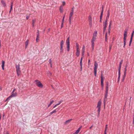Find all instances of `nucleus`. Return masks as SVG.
Wrapping results in <instances>:
<instances>
[{"mask_svg": "<svg viewBox=\"0 0 134 134\" xmlns=\"http://www.w3.org/2000/svg\"><path fill=\"white\" fill-rule=\"evenodd\" d=\"M36 85L38 87L42 88L43 86L41 82L38 80H36L35 81Z\"/></svg>", "mask_w": 134, "mask_h": 134, "instance_id": "f257e3e1", "label": "nucleus"}, {"mask_svg": "<svg viewBox=\"0 0 134 134\" xmlns=\"http://www.w3.org/2000/svg\"><path fill=\"white\" fill-rule=\"evenodd\" d=\"M98 64L96 61L94 62V73L95 76H96L97 75V70L98 67Z\"/></svg>", "mask_w": 134, "mask_h": 134, "instance_id": "f03ea898", "label": "nucleus"}, {"mask_svg": "<svg viewBox=\"0 0 134 134\" xmlns=\"http://www.w3.org/2000/svg\"><path fill=\"white\" fill-rule=\"evenodd\" d=\"M64 44V42L63 40H62L60 43V53L61 54H62L63 52V46Z\"/></svg>", "mask_w": 134, "mask_h": 134, "instance_id": "7ed1b4c3", "label": "nucleus"}, {"mask_svg": "<svg viewBox=\"0 0 134 134\" xmlns=\"http://www.w3.org/2000/svg\"><path fill=\"white\" fill-rule=\"evenodd\" d=\"M108 92L106 91L105 92V96L104 99V105H105V102H106L107 100V99L108 96Z\"/></svg>", "mask_w": 134, "mask_h": 134, "instance_id": "20e7f679", "label": "nucleus"}, {"mask_svg": "<svg viewBox=\"0 0 134 134\" xmlns=\"http://www.w3.org/2000/svg\"><path fill=\"white\" fill-rule=\"evenodd\" d=\"M111 22H112V21L111 20L110 21V23H109V24L108 29V31L109 35V33L110 32V27H111Z\"/></svg>", "mask_w": 134, "mask_h": 134, "instance_id": "39448f33", "label": "nucleus"}, {"mask_svg": "<svg viewBox=\"0 0 134 134\" xmlns=\"http://www.w3.org/2000/svg\"><path fill=\"white\" fill-rule=\"evenodd\" d=\"M85 46L84 45L83 46L82 51V55L83 57L84 53L85 52Z\"/></svg>", "mask_w": 134, "mask_h": 134, "instance_id": "423d86ee", "label": "nucleus"}, {"mask_svg": "<svg viewBox=\"0 0 134 134\" xmlns=\"http://www.w3.org/2000/svg\"><path fill=\"white\" fill-rule=\"evenodd\" d=\"M5 62L4 60H2V69L3 70H4V65Z\"/></svg>", "mask_w": 134, "mask_h": 134, "instance_id": "0eeeda50", "label": "nucleus"}, {"mask_svg": "<svg viewBox=\"0 0 134 134\" xmlns=\"http://www.w3.org/2000/svg\"><path fill=\"white\" fill-rule=\"evenodd\" d=\"M96 37H95L93 36V37H92V40L91 41L92 44H94V42L96 40Z\"/></svg>", "mask_w": 134, "mask_h": 134, "instance_id": "6e6552de", "label": "nucleus"}, {"mask_svg": "<svg viewBox=\"0 0 134 134\" xmlns=\"http://www.w3.org/2000/svg\"><path fill=\"white\" fill-rule=\"evenodd\" d=\"M80 49L76 50V55L77 57H78L80 54Z\"/></svg>", "mask_w": 134, "mask_h": 134, "instance_id": "1a4fd4ad", "label": "nucleus"}, {"mask_svg": "<svg viewBox=\"0 0 134 134\" xmlns=\"http://www.w3.org/2000/svg\"><path fill=\"white\" fill-rule=\"evenodd\" d=\"M97 108H98L97 111L98 113V117L99 115L100 112V107H97Z\"/></svg>", "mask_w": 134, "mask_h": 134, "instance_id": "9d476101", "label": "nucleus"}, {"mask_svg": "<svg viewBox=\"0 0 134 134\" xmlns=\"http://www.w3.org/2000/svg\"><path fill=\"white\" fill-rule=\"evenodd\" d=\"M101 102L99 100L98 102L97 107H101Z\"/></svg>", "mask_w": 134, "mask_h": 134, "instance_id": "9b49d317", "label": "nucleus"}, {"mask_svg": "<svg viewBox=\"0 0 134 134\" xmlns=\"http://www.w3.org/2000/svg\"><path fill=\"white\" fill-rule=\"evenodd\" d=\"M72 120V119H71L66 120L65 122V124H66L67 123H69Z\"/></svg>", "mask_w": 134, "mask_h": 134, "instance_id": "f8f14e48", "label": "nucleus"}, {"mask_svg": "<svg viewBox=\"0 0 134 134\" xmlns=\"http://www.w3.org/2000/svg\"><path fill=\"white\" fill-rule=\"evenodd\" d=\"M63 5H61L60 6L59 8L60 11L61 13H62L63 12Z\"/></svg>", "mask_w": 134, "mask_h": 134, "instance_id": "ddd939ff", "label": "nucleus"}, {"mask_svg": "<svg viewBox=\"0 0 134 134\" xmlns=\"http://www.w3.org/2000/svg\"><path fill=\"white\" fill-rule=\"evenodd\" d=\"M102 10L101 12V14H100V18H102L103 13V6H102Z\"/></svg>", "mask_w": 134, "mask_h": 134, "instance_id": "4468645a", "label": "nucleus"}, {"mask_svg": "<svg viewBox=\"0 0 134 134\" xmlns=\"http://www.w3.org/2000/svg\"><path fill=\"white\" fill-rule=\"evenodd\" d=\"M107 19H105V21L103 22V25L104 26L107 27Z\"/></svg>", "mask_w": 134, "mask_h": 134, "instance_id": "2eb2a0df", "label": "nucleus"}, {"mask_svg": "<svg viewBox=\"0 0 134 134\" xmlns=\"http://www.w3.org/2000/svg\"><path fill=\"white\" fill-rule=\"evenodd\" d=\"M106 91H108V82H107L106 83Z\"/></svg>", "mask_w": 134, "mask_h": 134, "instance_id": "dca6fc26", "label": "nucleus"}, {"mask_svg": "<svg viewBox=\"0 0 134 134\" xmlns=\"http://www.w3.org/2000/svg\"><path fill=\"white\" fill-rule=\"evenodd\" d=\"M16 70H20L19 64L18 65H16Z\"/></svg>", "mask_w": 134, "mask_h": 134, "instance_id": "f3484780", "label": "nucleus"}, {"mask_svg": "<svg viewBox=\"0 0 134 134\" xmlns=\"http://www.w3.org/2000/svg\"><path fill=\"white\" fill-rule=\"evenodd\" d=\"M39 35H37L36 38V41L37 42H38V41L39 40Z\"/></svg>", "mask_w": 134, "mask_h": 134, "instance_id": "a211bd4d", "label": "nucleus"}, {"mask_svg": "<svg viewBox=\"0 0 134 134\" xmlns=\"http://www.w3.org/2000/svg\"><path fill=\"white\" fill-rule=\"evenodd\" d=\"M127 34H124V37L123 38V40L126 41V37L127 36Z\"/></svg>", "mask_w": 134, "mask_h": 134, "instance_id": "6ab92c4d", "label": "nucleus"}, {"mask_svg": "<svg viewBox=\"0 0 134 134\" xmlns=\"http://www.w3.org/2000/svg\"><path fill=\"white\" fill-rule=\"evenodd\" d=\"M29 40H27L25 42V47L27 48L28 45Z\"/></svg>", "mask_w": 134, "mask_h": 134, "instance_id": "aec40b11", "label": "nucleus"}, {"mask_svg": "<svg viewBox=\"0 0 134 134\" xmlns=\"http://www.w3.org/2000/svg\"><path fill=\"white\" fill-rule=\"evenodd\" d=\"M66 44H69V37L68 38L66 41Z\"/></svg>", "mask_w": 134, "mask_h": 134, "instance_id": "412c9836", "label": "nucleus"}, {"mask_svg": "<svg viewBox=\"0 0 134 134\" xmlns=\"http://www.w3.org/2000/svg\"><path fill=\"white\" fill-rule=\"evenodd\" d=\"M103 80V79H101V83L102 87H103L104 86Z\"/></svg>", "mask_w": 134, "mask_h": 134, "instance_id": "4be33fe9", "label": "nucleus"}, {"mask_svg": "<svg viewBox=\"0 0 134 134\" xmlns=\"http://www.w3.org/2000/svg\"><path fill=\"white\" fill-rule=\"evenodd\" d=\"M47 73L48 74V76H51V75H52V73L51 72L49 71H48L47 72Z\"/></svg>", "mask_w": 134, "mask_h": 134, "instance_id": "5701e85b", "label": "nucleus"}, {"mask_svg": "<svg viewBox=\"0 0 134 134\" xmlns=\"http://www.w3.org/2000/svg\"><path fill=\"white\" fill-rule=\"evenodd\" d=\"M17 74L18 76H19L20 73V70H16Z\"/></svg>", "mask_w": 134, "mask_h": 134, "instance_id": "b1692460", "label": "nucleus"}, {"mask_svg": "<svg viewBox=\"0 0 134 134\" xmlns=\"http://www.w3.org/2000/svg\"><path fill=\"white\" fill-rule=\"evenodd\" d=\"M13 2H12L11 3V4H10V11H9V13H10L11 12V10H12V8H13Z\"/></svg>", "mask_w": 134, "mask_h": 134, "instance_id": "393cba45", "label": "nucleus"}, {"mask_svg": "<svg viewBox=\"0 0 134 134\" xmlns=\"http://www.w3.org/2000/svg\"><path fill=\"white\" fill-rule=\"evenodd\" d=\"M1 2L2 3V5L3 6H6V4L5 3V2L3 0H2L1 1Z\"/></svg>", "mask_w": 134, "mask_h": 134, "instance_id": "a878e982", "label": "nucleus"}, {"mask_svg": "<svg viewBox=\"0 0 134 134\" xmlns=\"http://www.w3.org/2000/svg\"><path fill=\"white\" fill-rule=\"evenodd\" d=\"M97 31H95L94 33L93 34V36L96 37L97 36Z\"/></svg>", "mask_w": 134, "mask_h": 134, "instance_id": "bb28decb", "label": "nucleus"}, {"mask_svg": "<svg viewBox=\"0 0 134 134\" xmlns=\"http://www.w3.org/2000/svg\"><path fill=\"white\" fill-rule=\"evenodd\" d=\"M128 28H126L125 29V31L124 34H127V32L128 30Z\"/></svg>", "mask_w": 134, "mask_h": 134, "instance_id": "cd10ccee", "label": "nucleus"}, {"mask_svg": "<svg viewBox=\"0 0 134 134\" xmlns=\"http://www.w3.org/2000/svg\"><path fill=\"white\" fill-rule=\"evenodd\" d=\"M56 111H57V110H56V109L54 110L53 111H52L51 112H50V115H52L53 114L55 113Z\"/></svg>", "mask_w": 134, "mask_h": 134, "instance_id": "c85d7f7f", "label": "nucleus"}, {"mask_svg": "<svg viewBox=\"0 0 134 134\" xmlns=\"http://www.w3.org/2000/svg\"><path fill=\"white\" fill-rule=\"evenodd\" d=\"M17 94V93L16 92L12 93V96L13 97H16V96Z\"/></svg>", "mask_w": 134, "mask_h": 134, "instance_id": "c756f323", "label": "nucleus"}, {"mask_svg": "<svg viewBox=\"0 0 134 134\" xmlns=\"http://www.w3.org/2000/svg\"><path fill=\"white\" fill-rule=\"evenodd\" d=\"M67 49L68 51H69L70 49V44H66Z\"/></svg>", "mask_w": 134, "mask_h": 134, "instance_id": "7c9ffc66", "label": "nucleus"}, {"mask_svg": "<svg viewBox=\"0 0 134 134\" xmlns=\"http://www.w3.org/2000/svg\"><path fill=\"white\" fill-rule=\"evenodd\" d=\"M76 50L79 49V45L77 43H76Z\"/></svg>", "mask_w": 134, "mask_h": 134, "instance_id": "2f4dec72", "label": "nucleus"}, {"mask_svg": "<svg viewBox=\"0 0 134 134\" xmlns=\"http://www.w3.org/2000/svg\"><path fill=\"white\" fill-rule=\"evenodd\" d=\"M121 66H119V68L118 69V73L120 74V69L121 68Z\"/></svg>", "mask_w": 134, "mask_h": 134, "instance_id": "473e14b6", "label": "nucleus"}, {"mask_svg": "<svg viewBox=\"0 0 134 134\" xmlns=\"http://www.w3.org/2000/svg\"><path fill=\"white\" fill-rule=\"evenodd\" d=\"M74 12H71L70 14L69 18H71V17L73 15Z\"/></svg>", "mask_w": 134, "mask_h": 134, "instance_id": "72a5a7b5", "label": "nucleus"}, {"mask_svg": "<svg viewBox=\"0 0 134 134\" xmlns=\"http://www.w3.org/2000/svg\"><path fill=\"white\" fill-rule=\"evenodd\" d=\"M53 102H54L53 100H52L51 101V102H50V103L48 105V107H49L51 105V104Z\"/></svg>", "mask_w": 134, "mask_h": 134, "instance_id": "f704fd0d", "label": "nucleus"}, {"mask_svg": "<svg viewBox=\"0 0 134 134\" xmlns=\"http://www.w3.org/2000/svg\"><path fill=\"white\" fill-rule=\"evenodd\" d=\"M80 131V129H78L76 131L75 133L76 134H77L79 133Z\"/></svg>", "mask_w": 134, "mask_h": 134, "instance_id": "c9c22d12", "label": "nucleus"}, {"mask_svg": "<svg viewBox=\"0 0 134 134\" xmlns=\"http://www.w3.org/2000/svg\"><path fill=\"white\" fill-rule=\"evenodd\" d=\"M109 14H107V15L106 17V19H107V20H108V19L109 18Z\"/></svg>", "mask_w": 134, "mask_h": 134, "instance_id": "e433bc0d", "label": "nucleus"}, {"mask_svg": "<svg viewBox=\"0 0 134 134\" xmlns=\"http://www.w3.org/2000/svg\"><path fill=\"white\" fill-rule=\"evenodd\" d=\"M120 74L118 73V81H119L120 80Z\"/></svg>", "mask_w": 134, "mask_h": 134, "instance_id": "4c0bfd02", "label": "nucleus"}, {"mask_svg": "<svg viewBox=\"0 0 134 134\" xmlns=\"http://www.w3.org/2000/svg\"><path fill=\"white\" fill-rule=\"evenodd\" d=\"M89 24L90 25V27H91L92 26V21H89Z\"/></svg>", "mask_w": 134, "mask_h": 134, "instance_id": "58836bf2", "label": "nucleus"}, {"mask_svg": "<svg viewBox=\"0 0 134 134\" xmlns=\"http://www.w3.org/2000/svg\"><path fill=\"white\" fill-rule=\"evenodd\" d=\"M126 41H124V45L123 47L124 48H125V45H126Z\"/></svg>", "mask_w": 134, "mask_h": 134, "instance_id": "ea45409f", "label": "nucleus"}, {"mask_svg": "<svg viewBox=\"0 0 134 134\" xmlns=\"http://www.w3.org/2000/svg\"><path fill=\"white\" fill-rule=\"evenodd\" d=\"M122 62H123V60H121V61H120V62L119 66H121V65L122 64Z\"/></svg>", "mask_w": 134, "mask_h": 134, "instance_id": "a19ab883", "label": "nucleus"}, {"mask_svg": "<svg viewBox=\"0 0 134 134\" xmlns=\"http://www.w3.org/2000/svg\"><path fill=\"white\" fill-rule=\"evenodd\" d=\"M94 44H92V50L93 51L94 50Z\"/></svg>", "mask_w": 134, "mask_h": 134, "instance_id": "79ce46f5", "label": "nucleus"}, {"mask_svg": "<svg viewBox=\"0 0 134 134\" xmlns=\"http://www.w3.org/2000/svg\"><path fill=\"white\" fill-rule=\"evenodd\" d=\"M89 21H92L91 17L90 16L89 17Z\"/></svg>", "mask_w": 134, "mask_h": 134, "instance_id": "37998d69", "label": "nucleus"}, {"mask_svg": "<svg viewBox=\"0 0 134 134\" xmlns=\"http://www.w3.org/2000/svg\"><path fill=\"white\" fill-rule=\"evenodd\" d=\"M69 24H71V18H69Z\"/></svg>", "mask_w": 134, "mask_h": 134, "instance_id": "c03bdc74", "label": "nucleus"}, {"mask_svg": "<svg viewBox=\"0 0 134 134\" xmlns=\"http://www.w3.org/2000/svg\"><path fill=\"white\" fill-rule=\"evenodd\" d=\"M35 20H34L33 19L32 20V24L33 26H34V23H35Z\"/></svg>", "mask_w": 134, "mask_h": 134, "instance_id": "a18cd8bd", "label": "nucleus"}, {"mask_svg": "<svg viewBox=\"0 0 134 134\" xmlns=\"http://www.w3.org/2000/svg\"><path fill=\"white\" fill-rule=\"evenodd\" d=\"M62 100L60 101H59L58 103L57 104V105H59L61 103H62Z\"/></svg>", "mask_w": 134, "mask_h": 134, "instance_id": "49530a36", "label": "nucleus"}, {"mask_svg": "<svg viewBox=\"0 0 134 134\" xmlns=\"http://www.w3.org/2000/svg\"><path fill=\"white\" fill-rule=\"evenodd\" d=\"M49 63L51 65L52 63V60H51V59H49Z\"/></svg>", "mask_w": 134, "mask_h": 134, "instance_id": "de8ad7c7", "label": "nucleus"}, {"mask_svg": "<svg viewBox=\"0 0 134 134\" xmlns=\"http://www.w3.org/2000/svg\"><path fill=\"white\" fill-rule=\"evenodd\" d=\"M107 27L104 26L103 28V31L105 32L106 30V28Z\"/></svg>", "mask_w": 134, "mask_h": 134, "instance_id": "09e8293b", "label": "nucleus"}, {"mask_svg": "<svg viewBox=\"0 0 134 134\" xmlns=\"http://www.w3.org/2000/svg\"><path fill=\"white\" fill-rule=\"evenodd\" d=\"M30 17V15H27L26 16V19H28Z\"/></svg>", "mask_w": 134, "mask_h": 134, "instance_id": "8fccbe9b", "label": "nucleus"}, {"mask_svg": "<svg viewBox=\"0 0 134 134\" xmlns=\"http://www.w3.org/2000/svg\"><path fill=\"white\" fill-rule=\"evenodd\" d=\"M65 16H64L63 17V19H62V23H63V22H64V18H65Z\"/></svg>", "mask_w": 134, "mask_h": 134, "instance_id": "3c124183", "label": "nucleus"}, {"mask_svg": "<svg viewBox=\"0 0 134 134\" xmlns=\"http://www.w3.org/2000/svg\"><path fill=\"white\" fill-rule=\"evenodd\" d=\"M111 46H110L109 47V51L110 52L111 49Z\"/></svg>", "mask_w": 134, "mask_h": 134, "instance_id": "603ef678", "label": "nucleus"}, {"mask_svg": "<svg viewBox=\"0 0 134 134\" xmlns=\"http://www.w3.org/2000/svg\"><path fill=\"white\" fill-rule=\"evenodd\" d=\"M103 74L102 73H102L101 75V79H103V76H102Z\"/></svg>", "mask_w": 134, "mask_h": 134, "instance_id": "864d4df0", "label": "nucleus"}, {"mask_svg": "<svg viewBox=\"0 0 134 134\" xmlns=\"http://www.w3.org/2000/svg\"><path fill=\"white\" fill-rule=\"evenodd\" d=\"M71 12H74V8H72Z\"/></svg>", "mask_w": 134, "mask_h": 134, "instance_id": "5fc2aeb1", "label": "nucleus"}, {"mask_svg": "<svg viewBox=\"0 0 134 134\" xmlns=\"http://www.w3.org/2000/svg\"><path fill=\"white\" fill-rule=\"evenodd\" d=\"M63 4L62 5H63V6L64 5H65V2L64 1L63 2Z\"/></svg>", "mask_w": 134, "mask_h": 134, "instance_id": "6e6d98bb", "label": "nucleus"}, {"mask_svg": "<svg viewBox=\"0 0 134 134\" xmlns=\"http://www.w3.org/2000/svg\"><path fill=\"white\" fill-rule=\"evenodd\" d=\"M133 34H131V37L130 39H132V38H133Z\"/></svg>", "mask_w": 134, "mask_h": 134, "instance_id": "4d7b16f0", "label": "nucleus"}, {"mask_svg": "<svg viewBox=\"0 0 134 134\" xmlns=\"http://www.w3.org/2000/svg\"><path fill=\"white\" fill-rule=\"evenodd\" d=\"M107 126H108V125H106L105 126V130H107Z\"/></svg>", "mask_w": 134, "mask_h": 134, "instance_id": "13d9d810", "label": "nucleus"}, {"mask_svg": "<svg viewBox=\"0 0 134 134\" xmlns=\"http://www.w3.org/2000/svg\"><path fill=\"white\" fill-rule=\"evenodd\" d=\"M80 65H82V61H80Z\"/></svg>", "mask_w": 134, "mask_h": 134, "instance_id": "bf43d9fd", "label": "nucleus"}, {"mask_svg": "<svg viewBox=\"0 0 134 134\" xmlns=\"http://www.w3.org/2000/svg\"><path fill=\"white\" fill-rule=\"evenodd\" d=\"M107 33L106 32L105 35V38H107Z\"/></svg>", "mask_w": 134, "mask_h": 134, "instance_id": "052dcab7", "label": "nucleus"}, {"mask_svg": "<svg viewBox=\"0 0 134 134\" xmlns=\"http://www.w3.org/2000/svg\"><path fill=\"white\" fill-rule=\"evenodd\" d=\"M82 65H80V71H82Z\"/></svg>", "mask_w": 134, "mask_h": 134, "instance_id": "680f3d73", "label": "nucleus"}, {"mask_svg": "<svg viewBox=\"0 0 134 134\" xmlns=\"http://www.w3.org/2000/svg\"><path fill=\"white\" fill-rule=\"evenodd\" d=\"M132 39H130V40L129 43H131L132 41Z\"/></svg>", "mask_w": 134, "mask_h": 134, "instance_id": "e2e57ef3", "label": "nucleus"}, {"mask_svg": "<svg viewBox=\"0 0 134 134\" xmlns=\"http://www.w3.org/2000/svg\"><path fill=\"white\" fill-rule=\"evenodd\" d=\"M58 105L56 104L53 107V108H55Z\"/></svg>", "mask_w": 134, "mask_h": 134, "instance_id": "0e129e2a", "label": "nucleus"}, {"mask_svg": "<svg viewBox=\"0 0 134 134\" xmlns=\"http://www.w3.org/2000/svg\"><path fill=\"white\" fill-rule=\"evenodd\" d=\"M125 76H126V75H125L124 74V75H123V78H124V80L125 78Z\"/></svg>", "mask_w": 134, "mask_h": 134, "instance_id": "69168bd1", "label": "nucleus"}, {"mask_svg": "<svg viewBox=\"0 0 134 134\" xmlns=\"http://www.w3.org/2000/svg\"><path fill=\"white\" fill-rule=\"evenodd\" d=\"M12 97H13V96H12V95H10V96L8 97V98H9H9H11Z\"/></svg>", "mask_w": 134, "mask_h": 134, "instance_id": "338daca9", "label": "nucleus"}, {"mask_svg": "<svg viewBox=\"0 0 134 134\" xmlns=\"http://www.w3.org/2000/svg\"><path fill=\"white\" fill-rule=\"evenodd\" d=\"M126 71H124V74L125 75H126Z\"/></svg>", "mask_w": 134, "mask_h": 134, "instance_id": "774afa93", "label": "nucleus"}]
</instances>
